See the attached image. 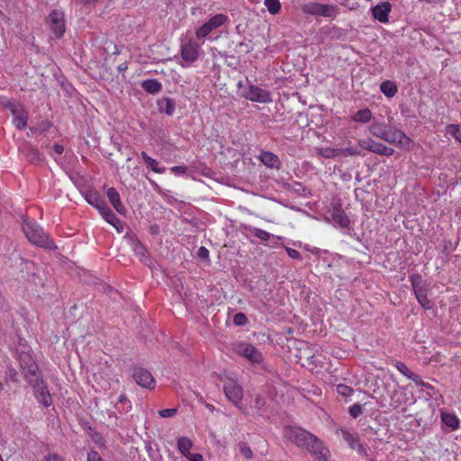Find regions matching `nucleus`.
Returning a JSON list of instances; mask_svg holds the SVG:
<instances>
[{
	"label": "nucleus",
	"mask_w": 461,
	"mask_h": 461,
	"mask_svg": "<svg viewBox=\"0 0 461 461\" xmlns=\"http://www.w3.org/2000/svg\"><path fill=\"white\" fill-rule=\"evenodd\" d=\"M23 230L30 242L48 249H57L53 240L43 231V229L34 221L25 220Z\"/></svg>",
	"instance_id": "f257e3e1"
},
{
	"label": "nucleus",
	"mask_w": 461,
	"mask_h": 461,
	"mask_svg": "<svg viewBox=\"0 0 461 461\" xmlns=\"http://www.w3.org/2000/svg\"><path fill=\"white\" fill-rule=\"evenodd\" d=\"M203 52L201 45L193 38H183L180 45L182 59L187 65L195 62Z\"/></svg>",
	"instance_id": "f03ea898"
},
{
	"label": "nucleus",
	"mask_w": 461,
	"mask_h": 461,
	"mask_svg": "<svg viewBox=\"0 0 461 461\" xmlns=\"http://www.w3.org/2000/svg\"><path fill=\"white\" fill-rule=\"evenodd\" d=\"M302 11L305 14L334 18L337 14V6L333 5H323L317 2H308L302 5Z\"/></svg>",
	"instance_id": "7ed1b4c3"
},
{
	"label": "nucleus",
	"mask_w": 461,
	"mask_h": 461,
	"mask_svg": "<svg viewBox=\"0 0 461 461\" xmlns=\"http://www.w3.org/2000/svg\"><path fill=\"white\" fill-rule=\"evenodd\" d=\"M28 384L33 389L34 397L37 402L44 407H50L52 404V398L41 376L36 378H29Z\"/></svg>",
	"instance_id": "20e7f679"
},
{
	"label": "nucleus",
	"mask_w": 461,
	"mask_h": 461,
	"mask_svg": "<svg viewBox=\"0 0 461 461\" xmlns=\"http://www.w3.org/2000/svg\"><path fill=\"white\" fill-rule=\"evenodd\" d=\"M228 22V16L223 14H218L210 18L206 23L202 24L195 30V37L197 40H203L211 32L221 27Z\"/></svg>",
	"instance_id": "39448f33"
},
{
	"label": "nucleus",
	"mask_w": 461,
	"mask_h": 461,
	"mask_svg": "<svg viewBox=\"0 0 461 461\" xmlns=\"http://www.w3.org/2000/svg\"><path fill=\"white\" fill-rule=\"evenodd\" d=\"M285 437L294 442L299 447H306L310 440H312L313 434L297 427H285Z\"/></svg>",
	"instance_id": "423d86ee"
},
{
	"label": "nucleus",
	"mask_w": 461,
	"mask_h": 461,
	"mask_svg": "<svg viewBox=\"0 0 461 461\" xmlns=\"http://www.w3.org/2000/svg\"><path fill=\"white\" fill-rule=\"evenodd\" d=\"M224 393L229 401H230L240 411H245V408L240 405L243 397V389L233 379H228L223 387Z\"/></svg>",
	"instance_id": "0eeeda50"
},
{
	"label": "nucleus",
	"mask_w": 461,
	"mask_h": 461,
	"mask_svg": "<svg viewBox=\"0 0 461 461\" xmlns=\"http://www.w3.org/2000/svg\"><path fill=\"white\" fill-rule=\"evenodd\" d=\"M242 96L251 102L261 104L272 103V95L268 90L258 87V86L249 85L242 93Z\"/></svg>",
	"instance_id": "6e6552de"
},
{
	"label": "nucleus",
	"mask_w": 461,
	"mask_h": 461,
	"mask_svg": "<svg viewBox=\"0 0 461 461\" xmlns=\"http://www.w3.org/2000/svg\"><path fill=\"white\" fill-rule=\"evenodd\" d=\"M4 105L12 113L14 125L19 130L24 129L27 126L28 115L23 107L10 101L4 103Z\"/></svg>",
	"instance_id": "1a4fd4ad"
},
{
	"label": "nucleus",
	"mask_w": 461,
	"mask_h": 461,
	"mask_svg": "<svg viewBox=\"0 0 461 461\" xmlns=\"http://www.w3.org/2000/svg\"><path fill=\"white\" fill-rule=\"evenodd\" d=\"M305 448L317 461H329L330 457V450L314 435L312 436V440H310Z\"/></svg>",
	"instance_id": "9d476101"
},
{
	"label": "nucleus",
	"mask_w": 461,
	"mask_h": 461,
	"mask_svg": "<svg viewBox=\"0 0 461 461\" xmlns=\"http://www.w3.org/2000/svg\"><path fill=\"white\" fill-rule=\"evenodd\" d=\"M20 366L25 371V379L29 382V378H36L41 376L38 373L39 367L32 356L28 353H22L19 357Z\"/></svg>",
	"instance_id": "9b49d317"
},
{
	"label": "nucleus",
	"mask_w": 461,
	"mask_h": 461,
	"mask_svg": "<svg viewBox=\"0 0 461 461\" xmlns=\"http://www.w3.org/2000/svg\"><path fill=\"white\" fill-rule=\"evenodd\" d=\"M383 140L400 147H408L411 143V139L403 131L391 127L384 133Z\"/></svg>",
	"instance_id": "f8f14e48"
},
{
	"label": "nucleus",
	"mask_w": 461,
	"mask_h": 461,
	"mask_svg": "<svg viewBox=\"0 0 461 461\" xmlns=\"http://www.w3.org/2000/svg\"><path fill=\"white\" fill-rule=\"evenodd\" d=\"M49 25L55 37H61L66 30L64 14L58 10L52 11L49 15Z\"/></svg>",
	"instance_id": "ddd939ff"
},
{
	"label": "nucleus",
	"mask_w": 461,
	"mask_h": 461,
	"mask_svg": "<svg viewBox=\"0 0 461 461\" xmlns=\"http://www.w3.org/2000/svg\"><path fill=\"white\" fill-rule=\"evenodd\" d=\"M236 351L239 355L246 357L251 363H260L262 361V354L253 345L249 343H240Z\"/></svg>",
	"instance_id": "4468645a"
},
{
	"label": "nucleus",
	"mask_w": 461,
	"mask_h": 461,
	"mask_svg": "<svg viewBox=\"0 0 461 461\" xmlns=\"http://www.w3.org/2000/svg\"><path fill=\"white\" fill-rule=\"evenodd\" d=\"M133 378L135 382L145 388H153L155 385V380L151 373L144 368H138L134 370Z\"/></svg>",
	"instance_id": "2eb2a0df"
},
{
	"label": "nucleus",
	"mask_w": 461,
	"mask_h": 461,
	"mask_svg": "<svg viewBox=\"0 0 461 461\" xmlns=\"http://www.w3.org/2000/svg\"><path fill=\"white\" fill-rule=\"evenodd\" d=\"M343 439L350 446L351 448L357 450L361 455H366V449L359 442L358 435L351 433L346 429H341Z\"/></svg>",
	"instance_id": "dca6fc26"
},
{
	"label": "nucleus",
	"mask_w": 461,
	"mask_h": 461,
	"mask_svg": "<svg viewBox=\"0 0 461 461\" xmlns=\"http://www.w3.org/2000/svg\"><path fill=\"white\" fill-rule=\"evenodd\" d=\"M390 12L391 5L389 2H383L372 8L374 18L384 23L388 22Z\"/></svg>",
	"instance_id": "f3484780"
},
{
	"label": "nucleus",
	"mask_w": 461,
	"mask_h": 461,
	"mask_svg": "<svg viewBox=\"0 0 461 461\" xmlns=\"http://www.w3.org/2000/svg\"><path fill=\"white\" fill-rule=\"evenodd\" d=\"M258 158L267 167L278 169L281 167L279 158L270 151H262Z\"/></svg>",
	"instance_id": "a211bd4d"
},
{
	"label": "nucleus",
	"mask_w": 461,
	"mask_h": 461,
	"mask_svg": "<svg viewBox=\"0 0 461 461\" xmlns=\"http://www.w3.org/2000/svg\"><path fill=\"white\" fill-rule=\"evenodd\" d=\"M106 195L113 206V208L120 213L123 214L126 212V209L122 203L121 202L120 194L117 190L113 187H110L107 189Z\"/></svg>",
	"instance_id": "6ab92c4d"
},
{
	"label": "nucleus",
	"mask_w": 461,
	"mask_h": 461,
	"mask_svg": "<svg viewBox=\"0 0 461 461\" xmlns=\"http://www.w3.org/2000/svg\"><path fill=\"white\" fill-rule=\"evenodd\" d=\"M331 218L336 225L347 228L349 225V219L339 206H334L331 212Z\"/></svg>",
	"instance_id": "aec40b11"
},
{
	"label": "nucleus",
	"mask_w": 461,
	"mask_h": 461,
	"mask_svg": "<svg viewBox=\"0 0 461 461\" xmlns=\"http://www.w3.org/2000/svg\"><path fill=\"white\" fill-rule=\"evenodd\" d=\"M140 156L147 167L150 168L153 172L158 174H163L166 172V167H159L158 160L149 157L145 151H141Z\"/></svg>",
	"instance_id": "412c9836"
},
{
	"label": "nucleus",
	"mask_w": 461,
	"mask_h": 461,
	"mask_svg": "<svg viewBox=\"0 0 461 461\" xmlns=\"http://www.w3.org/2000/svg\"><path fill=\"white\" fill-rule=\"evenodd\" d=\"M411 285L415 296L427 294L429 285L420 276H417L415 277H412Z\"/></svg>",
	"instance_id": "4be33fe9"
},
{
	"label": "nucleus",
	"mask_w": 461,
	"mask_h": 461,
	"mask_svg": "<svg viewBox=\"0 0 461 461\" xmlns=\"http://www.w3.org/2000/svg\"><path fill=\"white\" fill-rule=\"evenodd\" d=\"M142 88L149 94H157L162 89V84L157 79H148L141 83Z\"/></svg>",
	"instance_id": "5701e85b"
},
{
	"label": "nucleus",
	"mask_w": 461,
	"mask_h": 461,
	"mask_svg": "<svg viewBox=\"0 0 461 461\" xmlns=\"http://www.w3.org/2000/svg\"><path fill=\"white\" fill-rule=\"evenodd\" d=\"M359 145L361 148L379 155L382 149L383 143L376 142L372 139H366L360 140Z\"/></svg>",
	"instance_id": "b1692460"
},
{
	"label": "nucleus",
	"mask_w": 461,
	"mask_h": 461,
	"mask_svg": "<svg viewBox=\"0 0 461 461\" xmlns=\"http://www.w3.org/2000/svg\"><path fill=\"white\" fill-rule=\"evenodd\" d=\"M406 401V393L402 390H395L391 395L390 406L396 409L404 404Z\"/></svg>",
	"instance_id": "393cba45"
},
{
	"label": "nucleus",
	"mask_w": 461,
	"mask_h": 461,
	"mask_svg": "<svg viewBox=\"0 0 461 461\" xmlns=\"http://www.w3.org/2000/svg\"><path fill=\"white\" fill-rule=\"evenodd\" d=\"M177 449L185 457L190 454V450L193 447V442L187 437H180L177 439Z\"/></svg>",
	"instance_id": "a878e982"
},
{
	"label": "nucleus",
	"mask_w": 461,
	"mask_h": 461,
	"mask_svg": "<svg viewBox=\"0 0 461 461\" xmlns=\"http://www.w3.org/2000/svg\"><path fill=\"white\" fill-rule=\"evenodd\" d=\"M441 420L442 422L451 429H456L459 427V419L455 414L442 413Z\"/></svg>",
	"instance_id": "bb28decb"
},
{
	"label": "nucleus",
	"mask_w": 461,
	"mask_h": 461,
	"mask_svg": "<svg viewBox=\"0 0 461 461\" xmlns=\"http://www.w3.org/2000/svg\"><path fill=\"white\" fill-rule=\"evenodd\" d=\"M158 108L161 113L172 115L175 112V103L170 98H163L158 102Z\"/></svg>",
	"instance_id": "cd10ccee"
},
{
	"label": "nucleus",
	"mask_w": 461,
	"mask_h": 461,
	"mask_svg": "<svg viewBox=\"0 0 461 461\" xmlns=\"http://www.w3.org/2000/svg\"><path fill=\"white\" fill-rule=\"evenodd\" d=\"M380 90L385 96L393 97L397 92V87L393 82L387 80L380 85Z\"/></svg>",
	"instance_id": "c85d7f7f"
},
{
	"label": "nucleus",
	"mask_w": 461,
	"mask_h": 461,
	"mask_svg": "<svg viewBox=\"0 0 461 461\" xmlns=\"http://www.w3.org/2000/svg\"><path fill=\"white\" fill-rule=\"evenodd\" d=\"M372 118V113L368 108L357 111L353 116L352 120L357 122H368Z\"/></svg>",
	"instance_id": "c756f323"
},
{
	"label": "nucleus",
	"mask_w": 461,
	"mask_h": 461,
	"mask_svg": "<svg viewBox=\"0 0 461 461\" xmlns=\"http://www.w3.org/2000/svg\"><path fill=\"white\" fill-rule=\"evenodd\" d=\"M388 128L389 127L383 123L374 122L373 124L370 125L369 131L374 136L383 140L384 133L387 131Z\"/></svg>",
	"instance_id": "7c9ffc66"
},
{
	"label": "nucleus",
	"mask_w": 461,
	"mask_h": 461,
	"mask_svg": "<svg viewBox=\"0 0 461 461\" xmlns=\"http://www.w3.org/2000/svg\"><path fill=\"white\" fill-rule=\"evenodd\" d=\"M106 214L104 217V219L110 223L112 226H113L117 230L120 231V229H122V221L120 219L115 215V213L112 210H106Z\"/></svg>",
	"instance_id": "2f4dec72"
},
{
	"label": "nucleus",
	"mask_w": 461,
	"mask_h": 461,
	"mask_svg": "<svg viewBox=\"0 0 461 461\" xmlns=\"http://www.w3.org/2000/svg\"><path fill=\"white\" fill-rule=\"evenodd\" d=\"M264 5L269 14L273 15L278 14L281 9V3L279 0H264Z\"/></svg>",
	"instance_id": "473e14b6"
},
{
	"label": "nucleus",
	"mask_w": 461,
	"mask_h": 461,
	"mask_svg": "<svg viewBox=\"0 0 461 461\" xmlns=\"http://www.w3.org/2000/svg\"><path fill=\"white\" fill-rule=\"evenodd\" d=\"M446 132L453 136L461 143V126L459 124H448L446 127Z\"/></svg>",
	"instance_id": "72a5a7b5"
},
{
	"label": "nucleus",
	"mask_w": 461,
	"mask_h": 461,
	"mask_svg": "<svg viewBox=\"0 0 461 461\" xmlns=\"http://www.w3.org/2000/svg\"><path fill=\"white\" fill-rule=\"evenodd\" d=\"M249 231L255 236L257 237L258 239H259L260 240H263V241H267L270 239L271 237V234L264 230H261V229H258V228H256V227H251L249 228Z\"/></svg>",
	"instance_id": "f704fd0d"
},
{
	"label": "nucleus",
	"mask_w": 461,
	"mask_h": 461,
	"mask_svg": "<svg viewBox=\"0 0 461 461\" xmlns=\"http://www.w3.org/2000/svg\"><path fill=\"white\" fill-rule=\"evenodd\" d=\"M339 150L332 148H321L318 149V155L325 158H333L339 155Z\"/></svg>",
	"instance_id": "c9c22d12"
},
{
	"label": "nucleus",
	"mask_w": 461,
	"mask_h": 461,
	"mask_svg": "<svg viewBox=\"0 0 461 461\" xmlns=\"http://www.w3.org/2000/svg\"><path fill=\"white\" fill-rule=\"evenodd\" d=\"M86 198L88 203L95 208L99 207V204L103 202V199L96 192H89Z\"/></svg>",
	"instance_id": "e433bc0d"
},
{
	"label": "nucleus",
	"mask_w": 461,
	"mask_h": 461,
	"mask_svg": "<svg viewBox=\"0 0 461 461\" xmlns=\"http://www.w3.org/2000/svg\"><path fill=\"white\" fill-rule=\"evenodd\" d=\"M336 392L343 397H348L353 393V389L350 386L340 384L337 385Z\"/></svg>",
	"instance_id": "4c0bfd02"
},
{
	"label": "nucleus",
	"mask_w": 461,
	"mask_h": 461,
	"mask_svg": "<svg viewBox=\"0 0 461 461\" xmlns=\"http://www.w3.org/2000/svg\"><path fill=\"white\" fill-rule=\"evenodd\" d=\"M394 366L404 376L408 378L412 377L413 372H411L404 363L398 361L395 363Z\"/></svg>",
	"instance_id": "58836bf2"
},
{
	"label": "nucleus",
	"mask_w": 461,
	"mask_h": 461,
	"mask_svg": "<svg viewBox=\"0 0 461 461\" xmlns=\"http://www.w3.org/2000/svg\"><path fill=\"white\" fill-rule=\"evenodd\" d=\"M348 412L354 419H357L363 413L362 405L359 403L353 404L349 407Z\"/></svg>",
	"instance_id": "ea45409f"
},
{
	"label": "nucleus",
	"mask_w": 461,
	"mask_h": 461,
	"mask_svg": "<svg viewBox=\"0 0 461 461\" xmlns=\"http://www.w3.org/2000/svg\"><path fill=\"white\" fill-rule=\"evenodd\" d=\"M416 299L424 309H430L432 307V303L429 300L427 294L417 295Z\"/></svg>",
	"instance_id": "a19ab883"
},
{
	"label": "nucleus",
	"mask_w": 461,
	"mask_h": 461,
	"mask_svg": "<svg viewBox=\"0 0 461 461\" xmlns=\"http://www.w3.org/2000/svg\"><path fill=\"white\" fill-rule=\"evenodd\" d=\"M248 322L246 315L242 312H238L233 316V323L237 326H244Z\"/></svg>",
	"instance_id": "79ce46f5"
},
{
	"label": "nucleus",
	"mask_w": 461,
	"mask_h": 461,
	"mask_svg": "<svg viewBox=\"0 0 461 461\" xmlns=\"http://www.w3.org/2000/svg\"><path fill=\"white\" fill-rule=\"evenodd\" d=\"M239 449H240V454L243 455L247 459L252 458V456H253L252 450L247 444L240 443L239 446Z\"/></svg>",
	"instance_id": "37998d69"
},
{
	"label": "nucleus",
	"mask_w": 461,
	"mask_h": 461,
	"mask_svg": "<svg viewBox=\"0 0 461 461\" xmlns=\"http://www.w3.org/2000/svg\"><path fill=\"white\" fill-rule=\"evenodd\" d=\"M266 402H266V399H265V398H263V397H261V396H257V397L255 398V401H254V407L257 409L258 413L259 415H261V416L263 415V414H262V412H261V411H262V410H263V408L265 407Z\"/></svg>",
	"instance_id": "c03bdc74"
},
{
	"label": "nucleus",
	"mask_w": 461,
	"mask_h": 461,
	"mask_svg": "<svg viewBox=\"0 0 461 461\" xmlns=\"http://www.w3.org/2000/svg\"><path fill=\"white\" fill-rule=\"evenodd\" d=\"M170 171L176 176L185 175L187 167L185 166H175L170 168Z\"/></svg>",
	"instance_id": "a18cd8bd"
},
{
	"label": "nucleus",
	"mask_w": 461,
	"mask_h": 461,
	"mask_svg": "<svg viewBox=\"0 0 461 461\" xmlns=\"http://www.w3.org/2000/svg\"><path fill=\"white\" fill-rule=\"evenodd\" d=\"M286 250V253L287 255L293 258V259H297V260H301L302 259V256L300 254V252L294 249H292V248H286L285 249Z\"/></svg>",
	"instance_id": "49530a36"
},
{
	"label": "nucleus",
	"mask_w": 461,
	"mask_h": 461,
	"mask_svg": "<svg viewBox=\"0 0 461 461\" xmlns=\"http://www.w3.org/2000/svg\"><path fill=\"white\" fill-rule=\"evenodd\" d=\"M176 413V409H164L159 411V415L163 418H170Z\"/></svg>",
	"instance_id": "de8ad7c7"
},
{
	"label": "nucleus",
	"mask_w": 461,
	"mask_h": 461,
	"mask_svg": "<svg viewBox=\"0 0 461 461\" xmlns=\"http://www.w3.org/2000/svg\"><path fill=\"white\" fill-rule=\"evenodd\" d=\"M87 461H103L97 451L92 450L87 455Z\"/></svg>",
	"instance_id": "09e8293b"
},
{
	"label": "nucleus",
	"mask_w": 461,
	"mask_h": 461,
	"mask_svg": "<svg viewBox=\"0 0 461 461\" xmlns=\"http://www.w3.org/2000/svg\"><path fill=\"white\" fill-rule=\"evenodd\" d=\"M197 256L200 258L207 259L209 258V250L205 247H200L197 251Z\"/></svg>",
	"instance_id": "8fccbe9b"
},
{
	"label": "nucleus",
	"mask_w": 461,
	"mask_h": 461,
	"mask_svg": "<svg viewBox=\"0 0 461 461\" xmlns=\"http://www.w3.org/2000/svg\"><path fill=\"white\" fill-rule=\"evenodd\" d=\"M394 153V149L383 144L382 149L379 155L390 157Z\"/></svg>",
	"instance_id": "3c124183"
},
{
	"label": "nucleus",
	"mask_w": 461,
	"mask_h": 461,
	"mask_svg": "<svg viewBox=\"0 0 461 461\" xmlns=\"http://www.w3.org/2000/svg\"><path fill=\"white\" fill-rule=\"evenodd\" d=\"M189 461H203V457L199 453H190L185 456Z\"/></svg>",
	"instance_id": "603ef678"
},
{
	"label": "nucleus",
	"mask_w": 461,
	"mask_h": 461,
	"mask_svg": "<svg viewBox=\"0 0 461 461\" xmlns=\"http://www.w3.org/2000/svg\"><path fill=\"white\" fill-rule=\"evenodd\" d=\"M96 209L99 211V212L101 213V215L103 216V218L105 216L106 214V210H111L107 205L106 203H104V201L103 200V202L99 204V207H96Z\"/></svg>",
	"instance_id": "864d4df0"
},
{
	"label": "nucleus",
	"mask_w": 461,
	"mask_h": 461,
	"mask_svg": "<svg viewBox=\"0 0 461 461\" xmlns=\"http://www.w3.org/2000/svg\"><path fill=\"white\" fill-rule=\"evenodd\" d=\"M96 209L99 211V212L101 213V215L103 216V218L105 216L106 214V210H111L107 205L106 203H104V201L103 200V202L99 204V207H96Z\"/></svg>",
	"instance_id": "5fc2aeb1"
},
{
	"label": "nucleus",
	"mask_w": 461,
	"mask_h": 461,
	"mask_svg": "<svg viewBox=\"0 0 461 461\" xmlns=\"http://www.w3.org/2000/svg\"><path fill=\"white\" fill-rule=\"evenodd\" d=\"M96 209L99 211V212L101 213V215L103 216V218L105 216L106 214V210H111L107 205L106 203H104V201L103 200V202L99 204V207H96Z\"/></svg>",
	"instance_id": "6e6d98bb"
},
{
	"label": "nucleus",
	"mask_w": 461,
	"mask_h": 461,
	"mask_svg": "<svg viewBox=\"0 0 461 461\" xmlns=\"http://www.w3.org/2000/svg\"><path fill=\"white\" fill-rule=\"evenodd\" d=\"M411 376L412 377H410L409 379H411L413 382H415V384L417 385L421 386V387H423L425 385L426 383L423 382L418 375L413 373Z\"/></svg>",
	"instance_id": "4d7b16f0"
},
{
	"label": "nucleus",
	"mask_w": 461,
	"mask_h": 461,
	"mask_svg": "<svg viewBox=\"0 0 461 461\" xmlns=\"http://www.w3.org/2000/svg\"><path fill=\"white\" fill-rule=\"evenodd\" d=\"M423 391L426 392V393L430 397H432L434 394V387L428 383H426L423 386Z\"/></svg>",
	"instance_id": "13d9d810"
},
{
	"label": "nucleus",
	"mask_w": 461,
	"mask_h": 461,
	"mask_svg": "<svg viewBox=\"0 0 461 461\" xmlns=\"http://www.w3.org/2000/svg\"><path fill=\"white\" fill-rule=\"evenodd\" d=\"M43 461H63L62 458L57 454H51L45 457Z\"/></svg>",
	"instance_id": "bf43d9fd"
},
{
	"label": "nucleus",
	"mask_w": 461,
	"mask_h": 461,
	"mask_svg": "<svg viewBox=\"0 0 461 461\" xmlns=\"http://www.w3.org/2000/svg\"><path fill=\"white\" fill-rule=\"evenodd\" d=\"M53 150L55 151L56 154L58 155H60L63 153L64 151V148L62 145L60 144H54L53 147H52Z\"/></svg>",
	"instance_id": "052dcab7"
},
{
	"label": "nucleus",
	"mask_w": 461,
	"mask_h": 461,
	"mask_svg": "<svg viewBox=\"0 0 461 461\" xmlns=\"http://www.w3.org/2000/svg\"><path fill=\"white\" fill-rule=\"evenodd\" d=\"M135 250L138 253H142L144 251V248L141 245L138 244L135 248Z\"/></svg>",
	"instance_id": "680f3d73"
},
{
	"label": "nucleus",
	"mask_w": 461,
	"mask_h": 461,
	"mask_svg": "<svg viewBox=\"0 0 461 461\" xmlns=\"http://www.w3.org/2000/svg\"><path fill=\"white\" fill-rule=\"evenodd\" d=\"M32 153H33V158H34L35 159H40V153H39V151H38V150H36V149H32Z\"/></svg>",
	"instance_id": "e2e57ef3"
},
{
	"label": "nucleus",
	"mask_w": 461,
	"mask_h": 461,
	"mask_svg": "<svg viewBox=\"0 0 461 461\" xmlns=\"http://www.w3.org/2000/svg\"><path fill=\"white\" fill-rule=\"evenodd\" d=\"M84 4H87V5H90V4H94L95 2H98L99 0H81Z\"/></svg>",
	"instance_id": "0e129e2a"
},
{
	"label": "nucleus",
	"mask_w": 461,
	"mask_h": 461,
	"mask_svg": "<svg viewBox=\"0 0 461 461\" xmlns=\"http://www.w3.org/2000/svg\"><path fill=\"white\" fill-rule=\"evenodd\" d=\"M126 401H127V399H126V396H125V395H123V394H122V395H121V396L119 397V402H122H122H126Z\"/></svg>",
	"instance_id": "69168bd1"
},
{
	"label": "nucleus",
	"mask_w": 461,
	"mask_h": 461,
	"mask_svg": "<svg viewBox=\"0 0 461 461\" xmlns=\"http://www.w3.org/2000/svg\"><path fill=\"white\" fill-rule=\"evenodd\" d=\"M205 406H206V408H208V409H209L210 411H212L214 410V406H213V405H211V404H209V403H206V405H205Z\"/></svg>",
	"instance_id": "338daca9"
},
{
	"label": "nucleus",
	"mask_w": 461,
	"mask_h": 461,
	"mask_svg": "<svg viewBox=\"0 0 461 461\" xmlns=\"http://www.w3.org/2000/svg\"><path fill=\"white\" fill-rule=\"evenodd\" d=\"M349 154L351 155H355V154H358L357 151L355 150H348Z\"/></svg>",
	"instance_id": "774afa93"
}]
</instances>
